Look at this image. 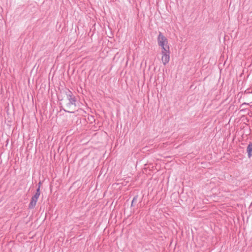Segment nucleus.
I'll return each instance as SVG.
<instances>
[{
  "label": "nucleus",
  "instance_id": "obj_1",
  "mask_svg": "<svg viewBox=\"0 0 252 252\" xmlns=\"http://www.w3.org/2000/svg\"><path fill=\"white\" fill-rule=\"evenodd\" d=\"M158 45L161 47L162 51L170 50L167 39L160 32L158 37Z\"/></svg>",
  "mask_w": 252,
  "mask_h": 252
},
{
  "label": "nucleus",
  "instance_id": "obj_2",
  "mask_svg": "<svg viewBox=\"0 0 252 252\" xmlns=\"http://www.w3.org/2000/svg\"><path fill=\"white\" fill-rule=\"evenodd\" d=\"M170 50L169 51H161V60L164 65L168 63L170 61Z\"/></svg>",
  "mask_w": 252,
  "mask_h": 252
},
{
  "label": "nucleus",
  "instance_id": "obj_3",
  "mask_svg": "<svg viewBox=\"0 0 252 252\" xmlns=\"http://www.w3.org/2000/svg\"><path fill=\"white\" fill-rule=\"evenodd\" d=\"M38 198L39 197H38V194L37 195H34L32 197L31 202L29 205V208L30 209H33L35 206Z\"/></svg>",
  "mask_w": 252,
  "mask_h": 252
},
{
  "label": "nucleus",
  "instance_id": "obj_4",
  "mask_svg": "<svg viewBox=\"0 0 252 252\" xmlns=\"http://www.w3.org/2000/svg\"><path fill=\"white\" fill-rule=\"evenodd\" d=\"M247 151L248 155L249 158H251L252 156V143H250L248 145V146L247 147Z\"/></svg>",
  "mask_w": 252,
  "mask_h": 252
},
{
  "label": "nucleus",
  "instance_id": "obj_5",
  "mask_svg": "<svg viewBox=\"0 0 252 252\" xmlns=\"http://www.w3.org/2000/svg\"><path fill=\"white\" fill-rule=\"evenodd\" d=\"M40 188L39 187L37 190H36V192L35 193V194H34V195H37L38 194V197H39V195H40Z\"/></svg>",
  "mask_w": 252,
  "mask_h": 252
},
{
  "label": "nucleus",
  "instance_id": "obj_6",
  "mask_svg": "<svg viewBox=\"0 0 252 252\" xmlns=\"http://www.w3.org/2000/svg\"><path fill=\"white\" fill-rule=\"evenodd\" d=\"M70 102H71V103L73 105H75V100L74 98H71V100H70Z\"/></svg>",
  "mask_w": 252,
  "mask_h": 252
}]
</instances>
